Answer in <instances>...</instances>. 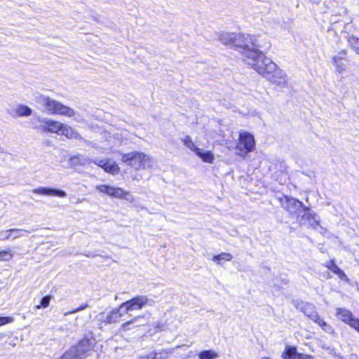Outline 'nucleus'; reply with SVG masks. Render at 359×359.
<instances>
[{"label": "nucleus", "instance_id": "f3484780", "mask_svg": "<svg viewBox=\"0 0 359 359\" xmlns=\"http://www.w3.org/2000/svg\"><path fill=\"white\" fill-rule=\"evenodd\" d=\"M309 316L312 320L316 323L324 331L327 332H333L332 327L330 325H327V323L325 322L324 320L322 319L317 313H312Z\"/></svg>", "mask_w": 359, "mask_h": 359}, {"label": "nucleus", "instance_id": "f8f14e48", "mask_svg": "<svg viewBox=\"0 0 359 359\" xmlns=\"http://www.w3.org/2000/svg\"><path fill=\"white\" fill-rule=\"evenodd\" d=\"M346 51L341 50L332 58V64L335 67V72L339 74H343L346 71Z\"/></svg>", "mask_w": 359, "mask_h": 359}, {"label": "nucleus", "instance_id": "20e7f679", "mask_svg": "<svg viewBox=\"0 0 359 359\" xmlns=\"http://www.w3.org/2000/svg\"><path fill=\"white\" fill-rule=\"evenodd\" d=\"M40 127L48 132L63 135L67 138H80L79 134L71 126L50 118H41Z\"/></svg>", "mask_w": 359, "mask_h": 359}, {"label": "nucleus", "instance_id": "0eeeda50", "mask_svg": "<svg viewBox=\"0 0 359 359\" xmlns=\"http://www.w3.org/2000/svg\"><path fill=\"white\" fill-rule=\"evenodd\" d=\"M236 148L241 156H245L252 151L255 148L254 136L246 131L240 133Z\"/></svg>", "mask_w": 359, "mask_h": 359}, {"label": "nucleus", "instance_id": "aec40b11", "mask_svg": "<svg viewBox=\"0 0 359 359\" xmlns=\"http://www.w3.org/2000/svg\"><path fill=\"white\" fill-rule=\"evenodd\" d=\"M297 355V351L295 346L287 345L282 353V357L284 359L294 358Z\"/></svg>", "mask_w": 359, "mask_h": 359}, {"label": "nucleus", "instance_id": "7ed1b4c3", "mask_svg": "<svg viewBox=\"0 0 359 359\" xmlns=\"http://www.w3.org/2000/svg\"><path fill=\"white\" fill-rule=\"evenodd\" d=\"M216 36L219 42L225 46L236 48L242 55L250 46L249 41H252V37L249 34L243 33L221 31L217 32Z\"/></svg>", "mask_w": 359, "mask_h": 359}, {"label": "nucleus", "instance_id": "ddd939ff", "mask_svg": "<svg viewBox=\"0 0 359 359\" xmlns=\"http://www.w3.org/2000/svg\"><path fill=\"white\" fill-rule=\"evenodd\" d=\"M93 342V340L83 339L76 346L70 349V353L74 357L80 356L91 350Z\"/></svg>", "mask_w": 359, "mask_h": 359}, {"label": "nucleus", "instance_id": "9d476101", "mask_svg": "<svg viewBox=\"0 0 359 359\" xmlns=\"http://www.w3.org/2000/svg\"><path fill=\"white\" fill-rule=\"evenodd\" d=\"M149 299L146 297L140 296L123 303L120 306V309H125L126 311L139 310L146 305Z\"/></svg>", "mask_w": 359, "mask_h": 359}, {"label": "nucleus", "instance_id": "bb28decb", "mask_svg": "<svg viewBox=\"0 0 359 359\" xmlns=\"http://www.w3.org/2000/svg\"><path fill=\"white\" fill-rule=\"evenodd\" d=\"M349 43L355 51L359 54V39L352 36L349 39Z\"/></svg>", "mask_w": 359, "mask_h": 359}, {"label": "nucleus", "instance_id": "423d86ee", "mask_svg": "<svg viewBox=\"0 0 359 359\" xmlns=\"http://www.w3.org/2000/svg\"><path fill=\"white\" fill-rule=\"evenodd\" d=\"M43 102L46 109L50 114H59L67 117H72L76 115V111L74 109L48 97H44Z\"/></svg>", "mask_w": 359, "mask_h": 359}, {"label": "nucleus", "instance_id": "7c9ffc66", "mask_svg": "<svg viewBox=\"0 0 359 359\" xmlns=\"http://www.w3.org/2000/svg\"><path fill=\"white\" fill-rule=\"evenodd\" d=\"M335 274H337L341 280H344L348 283L349 282L348 278L347 277L346 273L341 269H339L338 271H337V273Z\"/></svg>", "mask_w": 359, "mask_h": 359}, {"label": "nucleus", "instance_id": "5701e85b", "mask_svg": "<svg viewBox=\"0 0 359 359\" xmlns=\"http://www.w3.org/2000/svg\"><path fill=\"white\" fill-rule=\"evenodd\" d=\"M90 159L88 158H86L83 156H75L71 158L72 164L74 165H86L90 162Z\"/></svg>", "mask_w": 359, "mask_h": 359}, {"label": "nucleus", "instance_id": "72a5a7b5", "mask_svg": "<svg viewBox=\"0 0 359 359\" xmlns=\"http://www.w3.org/2000/svg\"><path fill=\"white\" fill-rule=\"evenodd\" d=\"M130 323H131V322H130V321H128V322H127V323H126L123 324V325H122V326H123V328H126V327H127L128 325H130Z\"/></svg>", "mask_w": 359, "mask_h": 359}, {"label": "nucleus", "instance_id": "b1692460", "mask_svg": "<svg viewBox=\"0 0 359 359\" xmlns=\"http://www.w3.org/2000/svg\"><path fill=\"white\" fill-rule=\"evenodd\" d=\"M219 356L218 353L212 350L204 351L199 354L200 359H212Z\"/></svg>", "mask_w": 359, "mask_h": 359}, {"label": "nucleus", "instance_id": "dca6fc26", "mask_svg": "<svg viewBox=\"0 0 359 359\" xmlns=\"http://www.w3.org/2000/svg\"><path fill=\"white\" fill-rule=\"evenodd\" d=\"M195 154L205 163L212 164L215 161L214 152L211 150L198 147Z\"/></svg>", "mask_w": 359, "mask_h": 359}, {"label": "nucleus", "instance_id": "4468645a", "mask_svg": "<svg viewBox=\"0 0 359 359\" xmlns=\"http://www.w3.org/2000/svg\"><path fill=\"white\" fill-rule=\"evenodd\" d=\"M336 315L340 320L348 325L351 327L353 326L355 321H357L358 319L355 318L350 311L341 308L337 309Z\"/></svg>", "mask_w": 359, "mask_h": 359}, {"label": "nucleus", "instance_id": "39448f33", "mask_svg": "<svg viewBox=\"0 0 359 359\" xmlns=\"http://www.w3.org/2000/svg\"><path fill=\"white\" fill-rule=\"evenodd\" d=\"M123 140L119 133L111 135L110 133L104 134V136L95 144V148L100 150L104 154H109L116 152Z\"/></svg>", "mask_w": 359, "mask_h": 359}, {"label": "nucleus", "instance_id": "a211bd4d", "mask_svg": "<svg viewBox=\"0 0 359 359\" xmlns=\"http://www.w3.org/2000/svg\"><path fill=\"white\" fill-rule=\"evenodd\" d=\"M13 111L15 116L22 117L30 116L32 113V109L25 104H19L17 106H15V107L13 109Z\"/></svg>", "mask_w": 359, "mask_h": 359}, {"label": "nucleus", "instance_id": "2f4dec72", "mask_svg": "<svg viewBox=\"0 0 359 359\" xmlns=\"http://www.w3.org/2000/svg\"><path fill=\"white\" fill-rule=\"evenodd\" d=\"M354 330H355L359 333V319L357 321H355L353 326L352 327Z\"/></svg>", "mask_w": 359, "mask_h": 359}, {"label": "nucleus", "instance_id": "473e14b6", "mask_svg": "<svg viewBox=\"0 0 359 359\" xmlns=\"http://www.w3.org/2000/svg\"><path fill=\"white\" fill-rule=\"evenodd\" d=\"M167 352H163V353H160L161 355L159 356V358H165V357H168V355H166Z\"/></svg>", "mask_w": 359, "mask_h": 359}, {"label": "nucleus", "instance_id": "1a4fd4ad", "mask_svg": "<svg viewBox=\"0 0 359 359\" xmlns=\"http://www.w3.org/2000/svg\"><path fill=\"white\" fill-rule=\"evenodd\" d=\"M266 78L271 82L282 87H285L287 85L288 79L286 73L278 67L277 65Z\"/></svg>", "mask_w": 359, "mask_h": 359}, {"label": "nucleus", "instance_id": "4be33fe9", "mask_svg": "<svg viewBox=\"0 0 359 359\" xmlns=\"http://www.w3.org/2000/svg\"><path fill=\"white\" fill-rule=\"evenodd\" d=\"M182 142H183L184 146H186L187 148H189L191 151H194V153L198 149V147L196 146L195 143L194 142L191 137L188 135L182 138Z\"/></svg>", "mask_w": 359, "mask_h": 359}, {"label": "nucleus", "instance_id": "f257e3e1", "mask_svg": "<svg viewBox=\"0 0 359 359\" xmlns=\"http://www.w3.org/2000/svg\"><path fill=\"white\" fill-rule=\"evenodd\" d=\"M244 61L258 74L266 77L276 64L266 57L253 43L245 50L243 55Z\"/></svg>", "mask_w": 359, "mask_h": 359}, {"label": "nucleus", "instance_id": "9b49d317", "mask_svg": "<svg viewBox=\"0 0 359 359\" xmlns=\"http://www.w3.org/2000/svg\"><path fill=\"white\" fill-rule=\"evenodd\" d=\"M94 163L102 168L106 172L113 175H118L120 172L118 164L111 159L95 161Z\"/></svg>", "mask_w": 359, "mask_h": 359}, {"label": "nucleus", "instance_id": "cd10ccee", "mask_svg": "<svg viewBox=\"0 0 359 359\" xmlns=\"http://www.w3.org/2000/svg\"><path fill=\"white\" fill-rule=\"evenodd\" d=\"M14 321V318L11 316H0V327L4 325L11 323Z\"/></svg>", "mask_w": 359, "mask_h": 359}, {"label": "nucleus", "instance_id": "c756f323", "mask_svg": "<svg viewBox=\"0 0 359 359\" xmlns=\"http://www.w3.org/2000/svg\"><path fill=\"white\" fill-rule=\"evenodd\" d=\"M287 201L290 205H294L296 208H302L304 206L301 201L294 198H290Z\"/></svg>", "mask_w": 359, "mask_h": 359}, {"label": "nucleus", "instance_id": "393cba45", "mask_svg": "<svg viewBox=\"0 0 359 359\" xmlns=\"http://www.w3.org/2000/svg\"><path fill=\"white\" fill-rule=\"evenodd\" d=\"M13 257L12 251L9 249L0 252V262H8Z\"/></svg>", "mask_w": 359, "mask_h": 359}, {"label": "nucleus", "instance_id": "a878e982", "mask_svg": "<svg viewBox=\"0 0 359 359\" xmlns=\"http://www.w3.org/2000/svg\"><path fill=\"white\" fill-rule=\"evenodd\" d=\"M50 296H46L43 297L40 302V304L35 306V309H41L42 308H47L50 304Z\"/></svg>", "mask_w": 359, "mask_h": 359}, {"label": "nucleus", "instance_id": "f704fd0d", "mask_svg": "<svg viewBox=\"0 0 359 359\" xmlns=\"http://www.w3.org/2000/svg\"><path fill=\"white\" fill-rule=\"evenodd\" d=\"M158 357L157 353H155V355L154 356V359H156Z\"/></svg>", "mask_w": 359, "mask_h": 359}, {"label": "nucleus", "instance_id": "6e6552de", "mask_svg": "<svg viewBox=\"0 0 359 359\" xmlns=\"http://www.w3.org/2000/svg\"><path fill=\"white\" fill-rule=\"evenodd\" d=\"M96 189L101 193L105 194L111 197L119 199H126L130 202L134 201V197L130 195V192L120 187H116L107 184H100L96 187Z\"/></svg>", "mask_w": 359, "mask_h": 359}, {"label": "nucleus", "instance_id": "6ab92c4d", "mask_svg": "<svg viewBox=\"0 0 359 359\" xmlns=\"http://www.w3.org/2000/svg\"><path fill=\"white\" fill-rule=\"evenodd\" d=\"M232 258L233 256L230 253L222 252L213 256L212 260L217 264H222L223 262L231 261Z\"/></svg>", "mask_w": 359, "mask_h": 359}, {"label": "nucleus", "instance_id": "412c9836", "mask_svg": "<svg viewBox=\"0 0 359 359\" xmlns=\"http://www.w3.org/2000/svg\"><path fill=\"white\" fill-rule=\"evenodd\" d=\"M25 232L24 230H18V229H10L5 231V235L4 236V239H8L10 238H17L22 236V233Z\"/></svg>", "mask_w": 359, "mask_h": 359}, {"label": "nucleus", "instance_id": "c85d7f7f", "mask_svg": "<svg viewBox=\"0 0 359 359\" xmlns=\"http://www.w3.org/2000/svg\"><path fill=\"white\" fill-rule=\"evenodd\" d=\"M325 266L332 271L334 273H337V271L339 269V268L336 265V264L333 261H330L326 264Z\"/></svg>", "mask_w": 359, "mask_h": 359}, {"label": "nucleus", "instance_id": "f03ea898", "mask_svg": "<svg viewBox=\"0 0 359 359\" xmlns=\"http://www.w3.org/2000/svg\"><path fill=\"white\" fill-rule=\"evenodd\" d=\"M121 161L135 171L153 169L154 159L151 156L144 152L133 150L128 152H118Z\"/></svg>", "mask_w": 359, "mask_h": 359}, {"label": "nucleus", "instance_id": "2eb2a0df", "mask_svg": "<svg viewBox=\"0 0 359 359\" xmlns=\"http://www.w3.org/2000/svg\"><path fill=\"white\" fill-rule=\"evenodd\" d=\"M32 191L34 194H36L46 195L50 196H58L61 198L65 197L67 196L65 191L62 190H58L48 187H39L34 189Z\"/></svg>", "mask_w": 359, "mask_h": 359}]
</instances>
